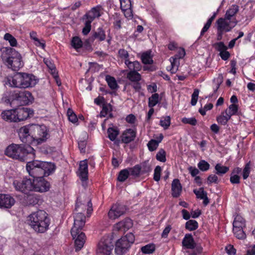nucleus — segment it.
<instances>
[{
	"mask_svg": "<svg viewBox=\"0 0 255 255\" xmlns=\"http://www.w3.org/2000/svg\"><path fill=\"white\" fill-rule=\"evenodd\" d=\"M34 149L29 145L12 143L4 151L5 154L14 159L27 161L35 157Z\"/></svg>",
	"mask_w": 255,
	"mask_h": 255,
	"instance_id": "1",
	"label": "nucleus"
},
{
	"mask_svg": "<svg viewBox=\"0 0 255 255\" xmlns=\"http://www.w3.org/2000/svg\"><path fill=\"white\" fill-rule=\"evenodd\" d=\"M26 162V170L33 178L48 176L55 170V165L52 162L37 160Z\"/></svg>",
	"mask_w": 255,
	"mask_h": 255,
	"instance_id": "2",
	"label": "nucleus"
},
{
	"mask_svg": "<svg viewBox=\"0 0 255 255\" xmlns=\"http://www.w3.org/2000/svg\"><path fill=\"white\" fill-rule=\"evenodd\" d=\"M27 223L36 232L44 233L49 228L50 220L48 215L43 210L32 213L27 217Z\"/></svg>",
	"mask_w": 255,
	"mask_h": 255,
	"instance_id": "3",
	"label": "nucleus"
},
{
	"mask_svg": "<svg viewBox=\"0 0 255 255\" xmlns=\"http://www.w3.org/2000/svg\"><path fill=\"white\" fill-rule=\"evenodd\" d=\"M1 58L7 67L13 71H18L23 66L21 55L13 48H6Z\"/></svg>",
	"mask_w": 255,
	"mask_h": 255,
	"instance_id": "4",
	"label": "nucleus"
},
{
	"mask_svg": "<svg viewBox=\"0 0 255 255\" xmlns=\"http://www.w3.org/2000/svg\"><path fill=\"white\" fill-rule=\"evenodd\" d=\"M8 83L12 87L26 88L34 86L36 81L32 74L19 72L9 79Z\"/></svg>",
	"mask_w": 255,
	"mask_h": 255,
	"instance_id": "5",
	"label": "nucleus"
},
{
	"mask_svg": "<svg viewBox=\"0 0 255 255\" xmlns=\"http://www.w3.org/2000/svg\"><path fill=\"white\" fill-rule=\"evenodd\" d=\"M134 242V236L129 233L122 237L116 244L115 252L117 254L122 255L126 253L131 244Z\"/></svg>",
	"mask_w": 255,
	"mask_h": 255,
	"instance_id": "6",
	"label": "nucleus"
},
{
	"mask_svg": "<svg viewBox=\"0 0 255 255\" xmlns=\"http://www.w3.org/2000/svg\"><path fill=\"white\" fill-rule=\"evenodd\" d=\"M114 243L109 237L102 238L97 245L96 255H113Z\"/></svg>",
	"mask_w": 255,
	"mask_h": 255,
	"instance_id": "7",
	"label": "nucleus"
},
{
	"mask_svg": "<svg viewBox=\"0 0 255 255\" xmlns=\"http://www.w3.org/2000/svg\"><path fill=\"white\" fill-rule=\"evenodd\" d=\"M13 185L17 191H20L25 194H27L32 191V179L23 178L22 180H15Z\"/></svg>",
	"mask_w": 255,
	"mask_h": 255,
	"instance_id": "8",
	"label": "nucleus"
},
{
	"mask_svg": "<svg viewBox=\"0 0 255 255\" xmlns=\"http://www.w3.org/2000/svg\"><path fill=\"white\" fill-rule=\"evenodd\" d=\"M32 191L39 192H45L50 189L49 183L45 180L43 177L34 178L32 180Z\"/></svg>",
	"mask_w": 255,
	"mask_h": 255,
	"instance_id": "9",
	"label": "nucleus"
},
{
	"mask_svg": "<svg viewBox=\"0 0 255 255\" xmlns=\"http://www.w3.org/2000/svg\"><path fill=\"white\" fill-rule=\"evenodd\" d=\"M32 125L21 127L18 132L21 141L25 143H29L33 140V136H37L33 132Z\"/></svg>",
	"mask_w": 255,
	"mask_h": 255,
	"instance_id": "10",
	"label": "nucleus"
},
{
	"mask_svg": "<svg viewBox=\"0 0 255 255\" xmlns=\"http://www.w3.org/2000/svg\"><path fill=\"white\" fill-rule=\"evenodd\" d=\"M127 211L125 205L116 203L111 208L108 213V216L110 219L115 220L124 215Z\"/></svg>",
	"mask_w": 255,
	"mask_h": 255,
	"instance_id": "11",
	"label": "nucleus"
},
{
	"mask_svg": "<svg viewBox=\"0 0 255 255\" xmlns=\"http://www.w3.org/2000/svg\"><path fill=\"white\" fill-rule=\"evenodd\" d=\"M32 128L33 132L37 136H33V139L37 140L38 142H42L47 139L48 135L46 127L32 125Z\"/></svg>",
	"mask_w": 255,
	"mask_h": 255,
	"instance_id": "12",
	"label": "nucleus"
},
{
	"mask_svg": "<svg viewBox=\"0 0 255 255\" xmlns=\"http://www.w3.org/2000/svg\"><path fill=\"white\" fill-rule=\"evenodd\" d=\"M75 210L80 212H82V211L87 210V213L88 214H91L93 211L91 199L87 198L86 199L83 200L81 197H78L76 204Z\"/></svg>",
	"mask_w": 255,
	"mask_h": 255,
	"instance_id": "13",
	"label": "nucleus"
},
{
	"mask_svg": "<svg viewBox=\"0 0 255 255\" xmlns=\"http://www.w3.org/2000/svg\"><path fill=\"white\" fill-rule=\"evenodd\" d=\"M74 231V233L73 230H71V234L75 240V251L78 252L83 247L86 241V236L85 234L81 232V230H75Z\"/></svg>",
	"mask_w": 255,
	"mask_h": 255,
	"instance_id": "14",
	"label": "nucleus"
},
{
	"mask_svg": "<svg viewBox=\"0 0 255 255\" xmlns=\"http://www.w3.org/2000/svg\"><path fill=\"white\" fill-rule=\"evenodd\" d=\"M216 23L218 30L228 32L230 31L236 25L237 21H231L225 17L224 18H219Z\"/></svg>",
	"mask_w": 255,
	"mask_h": 255,
	"instance_id": "15",
	"label": "nucleus"
},
{
	"mask_svg": "<svg viewBox=\"0 0 255 255\" xmlns=\"http://www.w3.org/2000/svg\"><path fill=\"white\" fill-rule=\"evenodd\" d=\"M15 113L17 123L26 120L33 114V110L25 107L15 109Z\"/></svg>",
	"mask_w": 255,
	"mask_h": 255,
	"instance_id": "16",
	"label": "nucleus"
},
{
	"mask_svg": "<svg viewBox=\"0 0 255 255\" xmlns=\"http://www.w3.org/2000/svg\"><path fill=\"white\" fill-rule=\"evenodd\" d=\"M14 203V199L10 195L0 194V208L9 209Z\"/></svg>",
	"mask_w": 255,
	"mask_h": 255,
	"instance_id": "17",
	"label": "nucleus"
},
{
	"mask_svg": "<svg viewBox=\"0 0 255 255\" xmlns=\"http://www.w3.org/2000/svg\"><path fill=\"white\" fill-rule=\"evenodd\" d=\"M85 216L82 212H78L74 218V226L71 230L75 233V230H82L85 224Z\"/></svg>",
	"mask_w": 255,
	"mask_h": 255,
	"instance_id": "18",
	"label": "nucleus"
},
{
	"mask_svg": "<svg viewBox=\"0 0 255 255\" xmlns=\"http://www.w3.org/2000/svg\"><path fill=\"white\" fill-rule=\"evenodd\" d=\"M96 39L100 41H103L106 39L105 32L102 28H98L97 31L94 32L92 35L86 40V42L88 44H90Z\"/></svg>",
	"mask_w": 255,
	"mask_h": 255,
	"instance_id": "19",
	"label": "nucleus"
},
{
	"mask_svg": "<svg viewBox=\"0 0 255 255\" xmlns=\"http://www.w3.org/2000/svg\"><path fill=\"white\" fill-rule=\"evenodd\" d=\"M136 136V132L132 129L128 128L125 130L121 136V141L125 143H128L134 140Z\"/></svg>",
	"mask_w": 255,
	"mask_h": 255,
	"instance_id": "20",
	"label": "nucleus"
},
{
	"mask_svg": "<svg viewBox=\"0 0 255 255\" xmlns=\"http://www.w3.org/2000/svg\"><path fill=\"white\" fill-rule=\"evenodd\" d=\"M1 117L5 121L17 123L15 109L3 111L1 114Z\"/></svg>",
	"mask_w": 255,
	"mask_h": 255,
	"instance_id": "21",
	"label": "nucleus"
},
{
	"mask_svg": "<svg viewBox=\"0 0 255 255\" xmlns=\"http://www.w3.org/2000/svg\"><path fill=\"white\" fill-rule=\"evenodd\" d=\"M79 174L80 178L82 181H86L88 179V163L87 160L85 159L81 161L79 164Z\"/></svg>",
	"mask_w": 255,
	"mask_h": 255,
	"instance_id": "22",
	"label": "nucleus"
},
{
	"mask_svg": "<svg viewBox=\"0 0 255 255\" xmlns=\"http://www.w3.org/2000/svg\"><path fill=\"white\" fill-rule=\"evenodd\" d=\"M182 186L178 179H174L171 184V195L174 198L180 196L182 191Z\"/></svg>",
	"mask_w": 255,
	"mask_h": 255,
	"instance_id": "23",
	"label": "nucleus"
},
{
	"mask_svg": "<svg viewBox=\"0 0 255 255\" xmlns=\"http://www.w3.org/2000/svg\"><path fill=\"white\" fill-rule=\"evenodd\" d=\"M132 226V221L127 218L116 224L115 228L118 231H126Z\"/></svg>",
	"mask_w": 255,
	"mask_h": 255,
	"instance_id": "24",
	"label": "nucleus"
},
{
	"mask_svg": "<svg viewBox=\"0 0 255 255\" xmlns=\"http://www.w3.org/2000/svg\"><path fill=\"white\" fill-rule=\"evenodd\" d=\"M182 244L187 249H193L196 247V243L191 234H186L183 238Z\"/></svg>",
	"mask_w": 255,
	"mask_h": 255,
	"instance_id": "25",
	"label": "nucleus"
},
{
	"mask_svg": "<svg viewBox=\"0 0 255 255\" xmlns=\"http://www.w3.org/2000/svg\"><path fill=\"white\" fill-rule=\"evenodd\" d=\"M33 100L32 94L26 91H20L19 94L18 101L22 104H28Z\"/></svg>",
	"mask_w": 255,
	"mask_h": 255,
	"instance_id": "26",
	"label": "nucleus"
},
{
	"mask_svg": "<svg viewBox=\"0 0 255 255\" xmlns=\"http://www.w3.org/2000/svg\"><path fill=\"white\" fill-rule=\"evenodd\" d=\"M125 63L130 71H139L141 69V65L137 61L131 62L129 59H127L125 61Z\"/></svg>",
	"mask_w": 255,
	"mask_h": 255,
	"instance_id": "27",
	"label": "nucleus"
},
{
	"mask_svg": "<svg viewBox=\"0 0 255 255\" xmlns=\"http://www.w3.org/2000/svg\"><path fill=\"white\" fill-rule=\"evenodd\" d=\"M85 16L87 17V20L90 21L92 22L95 18L99 17L100 16V8L99 7H94Z\"/></svg>",
	"mask_w": 255,
	"mask_h": 255,
	"instance_id": "28",
	"label": "nucleus"
},
{
	"mask_svg": "<svg viewBox=\"0 0 255 255\" xmlns=\"http://www.w3.org/2000/svg\"><path fill=\"white\" fill-rule=\"evenodd\" d=\"M127 77L131 83L139 82L141 79L140 74L135 71H130L128 73Z\"/></svg>",
	"mask_w": 255,
	"mask_h": 255,
	"instance_id": "29",
	"label": "nucleus"
},
{
	"mask_svg": "<svg viewBox=\"0 0 255 255\" xmlns=\"http://www.w3.org/2000/svg\"><path fill=\"white\" fill-rule=\"evenodd\" d=\"M239 11V6L236 4L232 5L231 7L227 10L225 17L227 19L231 20L233 17Z\"/></svg>",
	"mask_w": 255,
	"mask_h": 255,
	"instance_id": "30",
	"label": "nucleus"
},
{
	"mask_svg": "<svg viewBox=\"0 0 255 255\" xmlns=\"http://www.w3.org/2000/svg\"><path fill=\"white\" fill-rule=\"evenodd\" d=\"M230 119L231 117L228 114V110H226L217 118V121L218 123L223 125H226Z\"/></svg>",
	"mask_w": 255,
	"mask_h": 255,
	"instance_id": "31",
	"label": "nucleus"
},
{
	"mask_svg": "<svg viewBox=\"0 0 255 255\" xmlns=\"http://www.w3.org/2000/svg\"><path fill=\"white\" fill-rule=\"evenodd\" d=\"M108 137L111 141H114L119 134V130L116 128H109L107 130Z\"/></svg>",
	"mask_w": 255,
	"mask_h": 255,
	"instance_id": "32",
	"label": "nucleus"
},
{
	"mask_svg": "<svg viewBox=\"0 0 255 255\" xmlns=\"http://www.w3.org/2000/svg\"><path fill=\"white\" fill-rule=\"evenodd\" d=\"M245 220L241 216H237L233 222V228H243L245 227Z\"/></svg>",
	"mask_w": 255,
	"mask_h": 255,
	"instance_id": "33",
	"label": "nucleus"
},
{
	"mask_svg": "<svg viewBox=\"0 0 255 255\" xmlns=\"http://www.w3.org/2000/svg\"><path fill=\"white\" fill-rule=\"evenodd\" d=\"M138 165L140 168L142 175L147 173L151 170V166L148 161H144Z\"/></svg>",
	"mask_w": 255,
	"mask_h": 255,
	"instance_id": "34",
	"label": "nucleus"
},
{
	"mask_svg": "<svg viewBox=\"0 0 255 255\" xmlns=\"http://www.w3.org/2000/svg\"><path fill=\"white\" fill-rule=\"evenodd\" d=\"M129 170V175L134 178L139 177L141 174L140 168L138 164L135 165L132 167L128 168Z\"/></svg>",
	"mask_w": 255,
	"mask_h": 255,
	"instance_id": "35",
	"label": "nucleus"
},
{
	"mask_svg": "<svg viewBox=\"0 0 255 255\" xmlns=\"http://www.w3.org/2000/svg\"><path fill=\"white\" fill-rule=\"evenodd\" d=\"M155 250V247L153 244H149L141 248V251L144 254H151Z\"/></svg>",
	"mask_w": 255,
	"mask_h": 255,
	"instance_id": "36",
	"label": "nucleus"
},
{
	"mask_svg": "<svg viewBox=\"0 0 255 255\" xmlns=\"http://www.w3.org/2000/svg\"><path fill=\"white\" fill-rule=\"evenodd\" d=\"M169 60L171 63V68H170V70L171 73H174L177 70L179 64V59L174 56L170 57Z\"/></svg>",
	"mask_w": 255,
	"mask_h": 255,
	"instance_id": "37",
	"label": "nucleus"
},
{
	"mask_svg": "<svg viewBox=\"0 0 255 255\" xmlns=\"http://www.w3.org/2000/svg\"><path fill=\"white\" fill-rule=\"evenodd\" d=\"M150 51H146L141 55V59L143 63L145 64H150L153 63Z\"/></svg>",
	"mask_w": 255,
	"mask_h": 255,
	"instance_id": "38",
	"label": "nucleus"
},
{
	"mask_svg": "<svg viewBox=\"0 0 255 255\" xmlns=\"http://www.w3.org/2000/svg\"><path fill=\"white\" fill-rule=\"evenodd\" d=\"M106 80L108 83L109 86L111 89L116 90L118 88V86L115 78L110 75H107L106 77Z\"/></svg>",
	"mask_w": 255,
	"mask_h": 255,
	"instance_id": "39",
	"label": "nucleus"
},
{
	"mask_svg": "<svg viewBox=\"0 0 255 255\" xmlns=\"http://www.w3.org/2000/svg\"><path fill=\"white\" fill-rule=\"evenodd\" d=\"M198 227V224L197 222L194 220H190L185 224V228L190 231L195 230Z\"/></svg>",
	"mask_w": 255,
	"mask_h": 255,
	"instance_id": "40",
	"label": "nucleus"
},
{
	"mask_svg": "<svg viewBox=\"0 0 255 255\" xmlns=\"http://www.w3.org/2000/svg\"><path fill=\"white\" fill-rule=\"evenodd\" d=\"M28 204L29 205H35L38 203L39 199L38 196L34 194H28L26 199Z\"/></svg>",
	"mask_w": 255,
	"mask_h": 255,
	"instance_id": "41",
	"label": "nucleus"
},
{
	"mask_svg": "<svg viewBox=\"0 0 255 255\" xmlns=\"http://www.w3.org/2000/svg\"><path fill=\"white\" fill-rule=\"evenodd\" d=\"M129 175V170L128 168L124 169L119 172L118 180L120 182H124L128 178Z\"/></svg>",
	"mask_w": 255,
	"mask_h": 255,
	"instance_id": "42",
	"label": "nucleus"
},
{
	"mask_svg": "<svg viewBox=\"0 0 255 255\" xmlns=\"http://www.w3.org/2000/svg\"><path fill=\"white\" fill-rule=\"evenodd\" d=\"M159 102V95L157 93L153 94L148 99V107L153 108Z\"/></svg>",
	"mask_w": 255,
	"mask_h": 255,
	"instance_id": "43",
	"label": "nucleus"
},
{
	"mask_svg": "<svg viewBox=\"0 0 255 255\" xmlns=\"http://www.w3.org/2000/svg\"><path fill=\"white\" fill-rule=\"evenodd\" d=\"M3 38L6 41H8L9 42L10 46L14 47L17 45V43L16 39L10 33H5L4 35Z\"/></svg>",
	"mask_w": 255,
	"mask_h": 255,
	"instance_id": "44",
	"label": "nucleus"
},
{
	"mask_svg": "<svg viewBox=\"0 0 255 255\" xmlns=\"http://www.w3.org/2000/svg\"><path fill=\"white\" fill-rule=\"evenodd\" d=\"M71 44L75 49H77L82 47L83 42L79 37L75 36L72 39Z\"/></svg>",
	"mask_w": 255,
	"mask_h": 255,
	"instance_id": "45",
	"label": "nucleus"
},
{
	"mask_svg": "<svg viewBox=\"0 0 255 255\" xmlns=\"http://www.w3.org/2000/svg\"><path fill=\"white\" fill-rule=\"evenodd\" d=\"M216 170V174L218 175L225 174L229 170V167L223 166L220 164H217L215 167Z\"/></svg>",
	"mask_w": 255,
	"mask_h": 255,
	"instance_id": "46",
	"label": "nucleus"
},
{
	"mask_svg": "<svg viewBox=\"0 0 255 255\" xmlns=\"http://www.w3.org/2000/svg\"><path fill=\"white\" fill-rule=\"evenodd\" d=\"M160 125L164 129H167L170 125V117L169 116L162 117L160 121Z\"/></svg>",
	"mask_w": 255,
	"mask_h": 255,
	"instance_id": "47",
	"label": "nucleus"
},
{
	"mask_svg": "<svg viewBox=\"0 0 255 255\" xmlns=\"http://www.w3.org/2000/svg\"><path fill=\"white\" fill-rule=\"evenodd\" d=\"M198 167L202 171H206L210 168V164L205 160H201L198 163Z\"/></svg>",
	"mask_w": 255,
	"mask_h": 255,
	"instance_id": "48",
	"label": "nucleus"
},
{
	"mask_svg": "<svg viewBox=\"0 0 255 255\" xmlns=\"http://www.w3.org/2000/svg\"><path fill=\"white\" fill-rule=\"evenodd\" d=\"M234 233L236 237L239 239H243L246 238V234L243 228H233Z\"/></svg>",
	"mask_w": 255,
	"mask_h": 255,
	"instance_id": "49",
	"label": "nucleus"
},
{
	"mask_svg": "<svg viewBox=\"0 0 255 255\" xmlns=\"http://www.w3.org/2000/svg\"><path fill=\"white\" fill-rule=\"evenodd\" d=\"M166 152L163 149H160L157 153L156 157L157 160L164 162L166 161Z\"/></svg>",
	"mask_w": 255,
	"mask_h": 255,
	"instance_id": "50",
	"label": "nucleus"
},
{
	"mask_svg": "<svg viewBox=\"0 0 255 255\" xmlns=\"http://www.w3.org/2000/svg\"><path fill=\"white\" fill-rule=\"evenodd\" d=\"M67 114L68 117V119L70 122L73 123H75L77 122V117L72 110L68 109Z\"/></svg>",
	"mask_w": 255,
	"mask_h": 255,
	"instance_id": "51",
	"label": "nucleus"
},
{
	"mask_svg": "<svg viewBox=\"0 0 255 255\" xmlns=\"http://www.w3.org/2000/svg\"><path fill=\"white\" fill-rule=\"evenodd\" d=\"M228 110V114L231 117L232 116L236 115L238 111V106L236 104H231L229 106Z\"/></svg>",
	"mask_w": 255,
	"mask_h": 255,
	"instance_id": "52",
	"label": "nucleus"
},
{
	"mask_svg": "<svg viewBox=\"0 0 255 255\" xmlns=\"http://www.w3.org/2000/svg\"><path fill=\"white\" fill-rule=\"evenodd\" d=\"M112 111V106L110 104L104 105L102 110L100 113V116L102 117H106L108 113Z\"/></svg>",
	"mask_w": 255,
	"mask_h": 255,
	"instance_id": "53",
	"label": "nucleus"
},
{
	"mask_svg": "<svg viewBox=\"0 0 255 255\" xmlns=\"http://www.w3.org/2000/svg\"><path fill=\"white\" fill-rule=\"evenodd\" d=\"M213 46L215 49L218 51H219L220 53L227 50V47L223 42L215 43Z\"/></svg>",
	"mask_w": 255,
	"mask_h": 255,
	"instance_id": "54",
	"label": "nucleus"
},
{
	"mask_svg": "<svg viewBox=\"0 0 255 255\" xmlns=\"http://www.w3.org/2000/svg\"><path fill=\"white\" fill-rule=\"evenodd\" d=\"M8 94H9V99L11 102V103L15 100H19V92L16 91H7Z\"/></svg>",
	"mask_w": 255,
	"mask_h": 255,
	"instance_id": "55",
	"label": "nucleus"
},
{
	"mask_svg": "<svg viewBox=\"0 0 255 255\" xmlns=\"http://www.w3.org/2000/svg\"><path fill=\"white\" fill-rule=\"evenodd\" d=\"M181 122L185 124H189L192 126H195L197 121L195 118H186L184 117L181 119Z\"/></svg>",
	"mask_w": 255,
	"mask_h": 255,
	"instance_id": "56",
	"label": "nucleus"
},
{
	"mask_svg": "<svg viewBox=\"0 0 255 255\" xmlns=\"http://www.w3.org/2000/svg\"><path fill=\"white\" fill-rule=\"evenodd\" d=\"M158 143L156 140L151 139L147 143V146L149 150L151 151L155 150L158 147Z\"/></svg>",
	"mask_w": 255,
	"mask_h": 255,
	"instance_id": "57",
	"label": "nucleus"
},
{
	"mask_svg": "<svg viewBox=\"0 0 255 255\" xmlns=\"http://www.w3.org/2000/svg\"><path fill=\"white\" fill-rule=\"evenodd\" d=\"M199 93V90L197 89H195L194 90L193 93L192 95L191 104L192 106H195L198 100V97Z\"/></svg>",
	"mask_w": 255,
	"mask_h": 255,
	"instance_id": "58",
	"label": "nucleus"
},
{
	"mask_svg": "<svg viewBox=\"0 0 255 255\" xmlns=\"http://www.w3.org/2000/svg\"><path fill=\"white\" fill-rule=\"evenodd\" d=\"M193 192L195 194L198 198L202 199L205 194H207V192L204 190L203 187L200 188L199 190L194 189Z\"/></svg>",
	"mask_w": 255,
	"mask_h": 255,
	"instance_id": "59",
	"label": "nucleus"
},
{
	"mask_svg": "<svg viewBox=\"0 0 255 255\" xmlns=\"http://www.w3.org/2000/svg\"><path fill=\"white\" fill-rule=\"evenodd\" d=\"M251 171L250 163H247L243 171V177L244 179H246L249 176Z\"/></svg>",
	"mask_w": 255,
	"mask_h": 255,
	"instance_id": "60",
	"label": "nucleus"
},
{
	"mask_svg": "<svg viewBox=\"0 0 255 255\" xmlns=\"http://www.w3.org/2000/svg\"><path fill=\"white\" fill-rule=\"evenodd\" d=\"M121 9H127L131 7L130 0H120Z\"/></svg>",
	"mask_w": 255,
	"mask_h": 255,
	"instance_id": "61",
	"label": "nucleus"
},
{
	"mask_svg": "<svg viewBox=\"0 0 255 255\" xmlns=\"http://www.w3.org/2000/svg\"><path fill=\"white\" fill-rule=\"evenodd\" d=\"M91 22L90 21L86 20L85 23V26L82 29V33L86 35H87L91 29Z\"/></svg>",
	"mask_w": 255,
	"mask_h": 255,
	"instance_id": "62",
	"label": "nucleus"
},
{
	"mask_svg": "<svg viewBox=\"0 0 255 255\" xmlns=\"http://www.w3.org/2000/svg\"><path fill=\"white\" fill-rule=\"evenodd\" d=\"M161 171V168L160 166H156L154 171V176L153 179L156 181H159L160 179V173Z\"/></svg>",
	"mask_w": 255,
	"mask_h": 255,
	"instance_id": "63",
	"label": "nucleus"
},
{
	"mask_svg": "<svg viewBox=\"0 0 255 255\" xmlns=\"http://www.w3.org/2000/svg\"><path fill=\"white\" fill-rule=\"evenodd\" d=\"M213 107V105L211 103L206 105L203 108H200L199 110V112L202 116L206 115L207 111L211 110Z\"/></svg>",
	"mask_w": 255,
	"mask_h": 255,
	"instance_id": "64",
	"label": "nucleus"
}]
</instances>
